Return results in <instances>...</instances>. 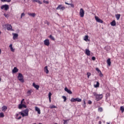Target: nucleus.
Instances as JSON below:
<instances>
[{"label": "nucleus", "instance_id": "nucleus-1", "mask_svg": "<svg viewBox=\"0 0 124 124\" xmlns=\"http://www.w3.org/2000/svg\"><path fill=\"white\" fill-rule=\"evenodd\" d=\"M29 112V109L28 108H26L23 111H22L21 112H18V113H16V118L18 117L19 116V114H20L23 117H24L25 116H28Z\"/></svg>", "mask_w": 124, "mask_h": 124}, {"label": "nucleus", "instance_id": "nucleus-2", "mask_svg": "<svg viewBox=\"0 0 124 124\" xmlns=\"http://www.w3.org/2000/svg\"><path fill=\"white\" fill-rule=\"evenodd\" d=\"M93 94L94 96H95V99L97 101H99V100H101L102 98L103 97V94H97L96 93H93Z\"/></svg>", "mask_w": 124, "mask_h": 124}, {"label": "nucleus", "instance_id": "nucleus-3", "mask_svg": "<svg viewBox=\"0 0 124 124\" xmlns=\"http://www.w3.org/2000/svg\"><path fill=\"white\" fill-rule=\"evenodd\" d=\"M24 100H25L24 99H23L21 101V103L19 105H18V109H21L23 108H27V106L25 105L26 102H24Z\"/></svg>", "mask_w": 124, "mask_h": 124}, {"label": "nucleus", "instance_id": "nucleus-4", "mask_svg": "<svg viewBox=\"0 0 124 124\" xmlns=\"http://www.w3.org/2000/svg\"><path fill=\"white\" fill-rule=\"evenodd\" d=\"M17 78H18V80H19L21 83L24 82V77L23 75L21 73H18Z\"/></svg>", "mask_w": 124, "mask_h": 124}, {"label": "nucleus", "instance_id": "nucleus-5", "mask_svg": "<svg viewBox=\"0 0 124 124\" xmlns=\"http://www.w3.org/2000/svg\"><path fill=\"white\" fill-rule=\"evenodd\" d=\"M65 9V7L62 4H60L56 8V10H61L63 11Z\"/></svg>", "mask_w": 124, "mask_h": 124}, {"label": "nucleus", "instance_id": "nucleus-6", "mask_svg": "<svg viewBox=\"0 0 124 124\" xmlns=\"http://www.w3.org/2000/svg\"><path fill=\"white\" fill-rule=\"evenodd\" d=\"M5 27H6L7 30L9 31H13L12 29V26L11 24H5Z\"/></svg>", "mask_w": 124, "mask_h": 124}, {"label": "nucleus", "instance_id": "nucleus-7", "mask_svg": "<svg viewBox=\"0 0 124 124\" xmlns=\"http://www.w3.org/2000/svg\"><path fill=\"white\" fill-rule=\"evenodd\" d=\"M0 8L1 10L4 9L5 11H7L9 9V6L8 5L5 4L1 6Z\"/></svg>", "mask_w": 124, "mask_h": 124}, {"label": "nucleus", "instance_id": "nucleus-8", "mask_svg": "<svg viewBox=\"0 0 124 124\" xmlns=\"http://www.w3.org/2000/svg\"><path fill=\"white\" fill-rule=\"evenodd\" d=\"M85 12L83 10V9L81 8L79 12V15L81 17H83L84 16Z\"/></svg>", "mask_w": 124, "mask_h": 124}, {"label": "nucleus", "instance_id": "nucleus-9", "mask_svg": "<svg viewBox=\"0 0 124 124\" xmlns=\"http://www.w3.org/2000/svg\"><path fill=\"white\" fill-rule=\"evenodd\" d=\"M95 19L97 22L100 23H103V20H101L97 16H95Z\"/></svg>", "mask_w": 124, "mask_h": 124}, {"label": "nucleus", "instance_id": "nucleus-10", "mask_svg": "<svg viewBox=\"0 0 124 124\" xmlns=\"http://www.w3.org/2000/svg\"><path fill=\"white\" fill-rule=\"evenodd\" d=\"M44 45L46 46H49L50 45V41H49V39H46L44 41Z\"/></svg>", "mask_w": 124, "mask_h": 124}, {"label": "nucleus", "instance_id": "nucleus-11", "mask_svg": "<svg viewBox=\"0 0 124 124\" xmlns=\"http://www.w3.org/2000/svg\"><path fill=\"white\" fill-rule=\"evenodd\" d=\"M95 70L98 72V73L99 74V76L100 77H103V74L102 73V72H101V71L99 70V69H98V68H96L95 69Z\"/></svg>", "mask_w": 124, "mask_h": 124}, {"label": "nucleus", "instance_id": "nucleus-12", "mask_svg": "<svg viewBox=\"0 0 124 124\" xmlns=\"http://www.w3.org/2000/svg\"><path fill=\"white\" fill-rule=\"evenodd\" d=\"M64 91L69 94H72V92L71 90H69L67 87L64 88Z\"/></svg>", "mask_w": 124, "mask_h": 124}, {"label": "nucleus", "instance_id": "nucleus-13", "mask_svg": "<svg viewBox=\"0 0 124 124\" xmlns=\"http://www.w3.org/2000/svg\"><path fill=\"white\" fill-rule=\"evenodd\" d=\"M44 72L46 74H49V70H48V66H46L45 68H44Z\"/></svg>", "mask_w": 124, "mask_h": 124}, {"label": "nucleus", "instance_id": "nucleus-14", "mask_svg": "<svg viewBox=\"0 0 124 124\" xmlns=\"http://www.w3.org/2000/svg\"><path fill=\"white\" fill-rule=\"evenodd\" d=\"M18 71V69L16 68V67H15L14 69L12 70V73H17Z\"/></svg>", "mask_w": 124, "mask_h": 124}, {"label": "nucleus", "instance_id": "nucleus-15", "mask_svg": "<svg viewBox=\"0 0 124 124\" xmlns=\"http://www.w3.org/2000/svg\"><path fill=\"white\" fill-rule=\"evenodd\" d=\"M110 25L111 26L114 27L116 25V22L115 20H113L112 22H110Z\"/></svg>", "mask_w": 124, "mask_h": 124}, {"label": "nucleus", "instance_id": "nucleus-16", "mask_svg": "<svg viewBox=\"0 0 124 124\" xmlns=\"http://www.w3.org/2000/svg\"><path fill=\"white\" fill-rule=\"evenodd\" d=\"M28 15L29 16H31L33 17H34L36 16V14L35 13H28Z\"/></svg>", "mask_w": 124, "mask_h": 124}, {"label": "nucleus", "instance_id": "nucleus-17", "mask_svg": "<svg viewBox=\"0 0 124 124\" xmlns=\"http://www.w3.org/2000/svg\"><path fill=\"white\" fill-rule=\"evenodd\" d=\"M32 86L36 89V90H38L39 88V85H36L34 83H33Z\"/></svg>", "mask_w": 124, "mask_h": 124}, {"label": "nucleus", "instance_id": "nucleus-18", "mask_svg": "<svg viewBox=\"0 0 124 124\" xmlns=\"http://www.w3.org/2000/svg\"><path fill=\"white\" fill-rule=\"evenodd\" d=\"M52 95V94L51 92H49L48 93V98H49V102L51 103V96Z\"/></svg>", "mask_w": 124, "mask_h": 124}, {"label": "nucleus", "instance_id": "nucleus-19", "mask_svg": "<svg viewBox=\"0 0 124 124\" xmlns=\"http://www.w3.org/2000/svg\"><path fill=\"white\" fill-rule=\"evenodd\" d=\"M84 40H85V41H86V42H87L88 41H90V39H89V36L88 35L85 36L84 38Z\"/></svg>", "mask_w": 124, "mask_h": 124}, {"label": "nucleus", "instance_id": "nucleus-20", "mask_svg": "<svg viewBox=\"0 0 124 124\" xmlns=\"http://www.w3.org/2000/svg\"><path fill=\"white\" fill-rule=\"evenodd\" d=\"M13 39H16V38H17L18 36V35L17 33H14L13 34Z\"/></svg>", "mask_w": 124, "mask_h": 124}, {"label": "nucleus", "instance_id": "nucleus-21", "mask_svg": "<svg viewBox=\"0 0 124 124\" xmlns=\"http://www.w3.org/2000/svg\"><path fill=\"white\" fill-rule=\"evenodd\" d=\"M85 54L87 55V56H90V51L88 49H86V51H85Z\"/></svg>", "mask_w": 124, "mask_h": 124}, {"label": "nucleus", "instance_id": "nucleus-22", "mask_svg": "<svg viewBox=\"0 0 124 124\" xmlns=\"http://www.w3.org/2000/svg\"><path fill=\"white\" fill-rule=\"evenodd\" d=\"M35 110L38 112V114H40L41 112L40 109L37 107H35Z\"/></svg>", "mask_w": 124, "mask_h": 124}, {"label": "nucleus", "instance_id": "nucleus-23", "mask_svg": "<svg viewBox=\"0 0 124 124\" xmlns=\"http://www.w3.org/2000/svg\"><path fill=\"white\" fill-rule=\"evenodd\" d=\"M115 17L117 20H119L121 17V14H117L115 15Z\"/></svg>", "mask_w": 124, "mask_h": 124}, {"label": "nucleus", "instance_id": "nucleus-24", "mask_svg": "<svg viewBox=\"0 0 124 124\" xmlns=\"http://www.w3.org/2000/svg\"><path fill=\"white\" fill-rule=\"evenodd\" d=\"M7 107L5 106H3L2 107V111H6V110L7 109Z\"/></svg>", "mask_w": 124, "mask_h": 124}, {"label": "nucleus", "instance_id": "nucleus-25", "mask_svg": "<svg viewBox=\"0 0 124 124\" xmlns=\"http://www.w3.org/2000/svg\"><path fill=\"white\" fill-rule=\"evenodd\" d=\"M107 63H108V66L111 65V59H108V60H107Z\"/></svg>", "mask_w": 124, "mask_h": 124}, {"label": "nucleus", "instance_id": "nucleus-26", "mask_svg": "<svg viewBox=\"0 0 124 124\" xmlns=\"http://www.w3.org/2000/svg\"><path fill=\"white\" fill-rule=\"evenodd\" d=\"M99 85H100V84H99V82L97 81L96 84L94 85V88H99Z\"/></svg>", "mask_w": 124, "mask_h": 124}, {"label": "nucleus", "instance_id": "nucleus-27", "mask_svg": "<svg viewBox=\"0 0 124 124\" xmlns=\"http://www.w3.org/2000/svg\"><path fill=\"white\" fill-rule=\"evenodd\" d=\"M32 92V90L31 89L29 90L28 92H27V95H31V94Z\"/></svg>", "mask_w": 124, "mask_h": 124}, {"label": "nucleus", "instance_id": "nucleus-28", "mask_svg": "<svg viewBox=\"0 0 124 124\" xmlns=\"http://www.w3.org/2000/svg\"><path fill=\"white\" fill-rule=\"evenodd\" d=\"M77 98H72L71 99V102H77Z\"/></svg>", "mask_w": 124, "mask_h": 124}, {"label": "nucleus", "instance_id": "nucleus-29", "mask_svg": "<svg viewBox=\"0 0 124 124\" xmlns=\"http://www.w3.org/2000/svg\"><path fill=\"white\" fill-rule=\"evenodd\" d=\"M83 102H84V104L83 105V106L84 108H85L86 107V99H85V98L83 100Z\"/></svg>", "mask_w": 124, "mask_h": 124}, {"label": "nucleus", "instance_id": "nucleus-30", "mask_svg": "<svg viewBox=\"0 0 124 124\" xmlns=\"http://www.w3.org/2000/svg\"><path fill=\"white\" fill-rule=\"evenodd\" d=\"M33 2H38L39 4H41L42 3L39 0H33Z\"/></svg>", "mask_w": 124, "mask_h": 124}, {"label": "nucleus", "instance_id": "nucleus-31", "mask_svg": "<svg viewBox=\"0 0 124 124\" xmlns=\"http://www.w3.org/2000/svg\"><path fill=\"white\" fill-rule=\"evenodd\" d=\"M49 38H50L51 39H52V40H55V38H54V36H53L52 35H50L49 36Z\"/></svg>", "mask_w": 124, "mask_h": 124}, {"label": "nucleus", "instance_id": "nucleus-32", "mask_svg": "<svg viewBox=\"0 0 124 124\" xmlns=\"http://www.w3.org/2000/svg\"><path fill=\"white\" fill-rule=\"evenodd\" d=\"M1 2H10L11 1V0H0Z\"/></svg>", "mask_w": 124, "mask_h": 124}, {"label": "nucleus", "instance_id": "nucleus-33", "mask_svg": "<svg viewBox=\"0 0 124 124\" xmlns=\"http://www.w3.org/2000/svg\"><path fill=\"white\" fill-rule=\"evenodd\" d=\"M120 110L122 111V113L124 112V107L123 106H121L120 107Z\"/></svg>", "mask_w": 124, "mask_h": 124}, {"label": "nucleus", "instance_id": "nucleus-34", "mask_svg": "<svg viewBox=\"0 0 124 124\" xmlns=\"http://www.w3.org/2000/svg\"><path fill=\"white\" fill-rule=\"evenodd\" d=\"M62 98H63V99H64V100H63V101H64V102H66V100H67V98H66V96H62Z\"/></svg>", "mask_w": 124, "mask_h": 124}, {"label": "nucleus", "instance_id": "nucleus-35", "mask_svg": "<svg viewBox=\"0 0 124 124\" xmlns=\"http://www.w3.org/2000/svg\"><path fill=\"white\" fill-rule=\"evenodd\" d=\"M57 108V107L54 105H52L49 107V108Z\"/></svg>", "mask_w": 124, "mask_h": 124}, {"label": "nucleus", "instance_id": "nucleus-36", "mask_svg": "<svg viewBox=\"0 0 124 124\" xmlns=\"http://www.w3.org/2000/svg\"><path fill=\"white\" fill-rule=\"evenodd\" d=\"M4 117V113L1 112L0 113V118H3Z\"/></svg>", "mask_w": 124, "mask_h": 124}, {"label": "nucleus", "instance_id": "nucleus-37", "mask_svg": "<svg viewBox=\"0 0 124 124\" xmlns=\"http://www.w3.org/2000/svg\"><path fill=\"white\" fill-rule=\"evenodd\" d=\"M70 120H63L64 122L63 124H67V121H69Z\"/></svg>", "mask_w": 124, "mask_h": 124}, {"label": "nucleus", "instance_id": "nucleus-38", "mask_svg": "<svg viewBox=\"0 0 124 124\" xmlns=\"http://www.w3.org/2000/svg\"><path fill=\"white\" fill-rule=\"evenodd\" d=\"M111 94L110 93H107L106 94V97H109V96H110Z\"/></svg>", "mask_w": 124, "mask_h": 124}, {"label": "nucleus", "instance_id": "nucleus-39", "mask_svg": "<svg viewBox=\"0 0 124 124\" xmlns=\"http://www.w3.org/2000/svg\"><path fill=\"white\" fill-rule=\"evenodd\" d=\"M77 101L80 102L81 101H82V100L81 99H80L78 97L77 98Z\"/></svg>", "mask_w": 124, "mask_h": 124}, {"label": "nucleus", "instance_id": "nucleus-40", "mask_svg": "<svg viewBox=\"0 0 124 124\" xmlns=\"http://www.w3.org/2000/svg\"><path fill=\"white\" fill-rule=\"evenodd\" d=\"M3 16L6 17V18H8L9 17V15L8 14L4 13L3 14Z\"/></svg>", "mask_w": 124, "mask_h": 124}, {"label": "nucleus", "instance_id": "nucleus-41", "mask_svg": "<svg viewBox=\"0 0 124 124\" xmlns=\"http://www.w3.org/2000/svg\"><path fill=\"white\" fill-rule=\"evenodd\" d=\"M87 75L88 76V78H89V77L91 76V73L90 72H87Z\"/></svg>", "mask_w": 124, "mask_h": 124}, {"label": "nucleus", "instance_id": "nucleus-42", "mask_svg": "<svg viewBox=\"0 0 124 124\" xmlns=\"http://www.w3.org/2000/svg\"><path fill=\"white\" fill-rule=\"evenodd\" d=\"M25 14L24 13H22L21 16V18H22L23 16H25Z\"/></svg>", "mask_w": 124, "mask_h": 124}, {"label": "nucleus", "instance_id": "nucleus-43", "mask_svg": "<svg viewBox=\"0 0 124 124\" xmlns=\"http://www.w3.org/2000/svg\"><path fill=\"white\" fill-rule=\"evenodd\" d=\"M10 50L12 52H15V49L13 48V47L10 48Z\"/></svg>", "mask_w": 124, "mask_h": 124}, {"label": "nucleus", "instance_id": "nucleus-44", "mask_svg": "<svg viewBox=\"0 0 124 124\" xmlns=\"http://www.w3.org/2000/svg\"><path fill=\"white\" fill-rule=\"evenodd\" d=\"M98 110L99 111L101 112L103 110V109L101 108H98Z\"/></svg>", "mask_w": 124, "mask_h": 124}, {"label": "nucleus", "instance_id": "nucleus-45", "mask_svg": "<svg viewBox=\"0 0 124 124\" xmlns=\"http://www.w3.org/2000/svg\"><path fill=\"white\" fill-rule=\"evenodd\" d=\"M44 2L46 4H49V1L44 0Z\"/></svg>", "mask_w": 124, "mask_h": 124}, {"label": "nucleus", "instance_id": "nucleus-46", "mask_svg": "<svg viewBox=\"0 0 124 124\" xmlns=\"http://www.w3.org/2000/svg\"><path fill=\"white\" fill-rule=\"evenodd\" d=\"M69 5H70L71 7H72V8H74V5L73 4H70Z\"/></svg>", "mask_w": 124, "mask_h": 124}, {"label": "nucleus", "instance_id": "nucleus-47", "mask_svg": "<svg viewBox=\"0 0 124 124\" xmlns=\"http://www.w3.org/2000/svg\"><path fill=\"white\" fill-rule=\"evenodd\" d=\"M92 102L91 100H89V101H88V104H89L91 105V104H92Z\"/></svg>", "mask_w": 124, "mask_h": 124}, {"label": "nucleus", "instance_id": "nucleus-48", "mask_svg": "<svg viewBox=\"0 0 124 124\" xmlns=\"http://www.w3.org/2000/svg\"><path fill=\"white\" fill-rule=\"evenodd\" d=\"M95 59H96L95 57H92V60L95 61Z\"/></svg>", "mask_w": 124, "mask_h": 124}, {"label": "nucleus", "instance_id": "nucleus-49", "mask_svg": "<svg viewBox=\"0 0 124 124\" xmlns=\"http://www.w3.org/2000/svg\"><path fill=\"white\" fill-rule=\"evenodd\" d=\"M9 47L11 48H12L13 47V45L12 44H10L9 45Z\"/></svg>", "mask_w": 124, "mask_h": 124}, {"label": "nucleus", "instance_id": "nucleus-50", "mask_svg": "<svg viewBox=\"0 0 124 124\" xmlns=\"http://www.w3.org/2000/svg\"><path fill=\"white\" fill-rule=\"evenodd\" d=\"M21 118H22V117L20 116L19 117L16 118V119H17V120H20L21 119Z\"/></svg>", "mask_w": 124, "mask_h": 124}, {"label": "nucleus", "instance_id": "nucleus-51", "mask_svg": "<svg viewBox=\"0 0 124 124\" xmlns=\"http://www.w3.org/2000/svg\"><path fill=\"white\" fill-rule=\"evenodd\" d=\"M46 24H47L48 26H49V25L50 24V22H48V21H47V22H46Z\"/></svg>", "mask_w": 124, "mask_h": 124}, {"label": "nucleus", "instance_id": "nucleus-52", "mask_svg": "<svg viewBox=\"0 0 124 124\" xmlns=\"http://www.w3.org/2000/svg\"><path fill=\"white\" fill-rule=\"evenodd\" d=\"M65 4H67V5H70V4H69V3H67V2H65Z\"/></svg>", "mask_w": 124, "mask_h": 124}, {"label": "nucleus", "instance_id": "nucleus-53", "mask_svg": "<svg viewBox=\"0 0 124 124\" xmlns=\"http://www.w3.org/2000/svg\"><path fill=\"white\" fill-rule=\"evenodd\" d=\"M1 53H2L1 50L0 49V55L1 54Z\"/></svg>", "mask_w": 124, "mask_h": 124}, {"label": "nucleus", "instance_id": "nucleus-54", "mask_svg": "<svg viewBox=\"0 0 124 124\" xmlns=\"http://www.w3.org/2000/svg\"><path fill=\"white\" fill-rule=\"evenodd\" d=\"M102 124L101 121H99V124Z\"/></svg>", "mask_w": 124, "mask_h": 124}, {"label": "nucleus", "instance_id": "nucleus-55", "mask_svg": "<svg viewBox=\"0 0 124 124\" xmlns=\"http://www.w3.org/2000/svg\"><path fill=\"white\" fill-rule=\"evenodd\" d=\"M1 31H0V35H1Z\"/></svg>", "mask_w": 124, "mask_h": 124}, {"label": "nucleus", "instance_id": "nucleus-56", "mask_svg": "<svg viewBox=\"0 0 124 124\" xmlns=\"http://www.w3.org/2000/svg\"><path fill=\"white\" fill-rule=\"evenodd\" d=\"M1 78H0V82L1 81Z\"/></svg>", "mask_w": 124, "mask_h": 124}, {"label": "nucleus", "instance_id": "nucleus-57", "mask_svg": "<svg viewBox=\"0 0 124 124\" xmlns=\"http://www.w3.org/2000/svg\"><path fill=\"white\" fill-rule=\"evenodd\" d=\"M116 1H119V0H115Z\"/></svg>", "mask_w": 124, "mask_h": 124}, {"label": "nucleus", "instance_id": "nucleus-58", "mask_svg": "<svg viewBox=\"0 0 124 124\" xmlns=\"http://www.w3.org/2000/svg\"><path fill=\"white\" fill-rule=\"evenodd\" d=\"M58 124L57 123H55V124Z\"/></svg>", "mask_w": 124, "mask_h": 124}, {"label": "nucleus", "instance_id": "nucleus-59", "mask_svg": "<svg viewBox=\"0 0 124 124\" xmlns=\"http://www.w3.org/2000/svg\"><path fill=\"white\" fill-rule=\"evenodd\" d=\"M108 124H109V123H107Z\"/></svg>", "mask_w": 124, "mask_h": 124}, {"label": "nucleus", "instance_id": "nucleus-60", "mask_svg": "<svg viewBox=\"0 0 124 124\" xmlns=\"http://www.w3.org/2000/svg\"><path fill=\"white\" fill-rule=\"evenodd\" d=\"M39 124H41V123H39Z\"/></svg>", "mask_w": 124, "mask_h": 124}, {"label": "nucleus", "instance_id": "nucleus-61", "mask_svg": "<svg viewBox=\"0 0 124 124\" xmlns=\"http://www.w3.org/2000/svg\"><path fill=\"white\" fill-rule=\"evenodd\" d=\"M36 124L35 123V124Z\"/></svg>", "mask_w": 124, "mask_h": 124}]
</instances>
